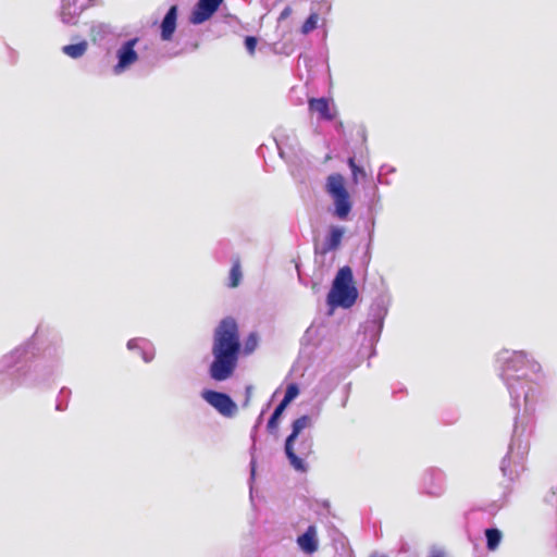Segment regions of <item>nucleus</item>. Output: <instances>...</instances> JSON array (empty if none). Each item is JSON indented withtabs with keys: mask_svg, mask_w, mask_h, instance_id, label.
Returning <instances> with one entry per match:
<instances>
[{
	"mask_svg": "<svg viewBox=\"0 0 557 557\" xmlns=\"http://www.w3.org/2000/svg\"><path fill=\"white\" fill-rule=\"evenodd\" d=\"M251 391H252V386H250V385L246 386V401H245V405H247L248 401H249V398H250V395H251Z\"/></svg>",
	"mask_w": 557,
	"mask_h": 557,
	"instance_id": "2f4dec72",
	"label": "nucleus"
},
{
	"mask_svg": "<svg viewBox=\"0 0 557 557\" xmlns=\"http://www.w3.org/2000/svg\"><path fill=\"white\" fill-rule=\"evenodd\" d=\"M263 148H267V149H268V146H265V145H261V146L259 147V152H260L261 154H263V153H264V152H263Z\"/></svg>",
	"mask_w": 557,
	"mask_h": 557,
	"instance_id": "f704fd0d",
	"label": "nucleus"
},
{
	"mask_svg": "<svg viewBox=\"0 0 557 557\" xmlns=\"http://www.w3.org/2000/svg\"><path fill=\"white\" fill-rule=\"evenodd\" d=\"M223 1L224 0H198L190 13V23L199 25L210 20Z\"/></svg>",
	"mask_w": 557,
	"mask_h": 557,
	"instance_id": "6e6552de",
	"label": "nucleus"
},
{
	"mask_svg": "<svg viewBox=\"0 0 557 557\" xmlns=\"http://www.w3.org/2000/svg\"><path fill=\"white\" fill-rule=\"evenodd\" d=\"M71 394H72L71 389L67 387H62L60 389L59 395L57 397V403H55V409L58 411H64L67 408Z\"/></svg>",
	"mask_w": 557,
	"mask_h": 557,
	"instance_id": "4be33fe9",
	"label": "nucleus"
},
{
	"mask_svg": "<svg viewBox=\"0 0 557 557\" xmlns=\"http://www.w3.org/2000/svg\"><path fill=\"white\" fill-rule=\"evenodd\" d=\"M485 536L487 549L495 550L502 541V532L498 529H486Z\"/></svg>",
	"mask_w": 557,
	"mask_h": 557,
	"instance_id": "a211bd4d",
	"label": "nucleus"
},
{
	"mask_svg": "<svg viewBox=\"0 0 557 557\" xmlns=\"http://www.w3.org/2000/svg\"><path fill=\"white\" fill-rule=\"evenodd\" d=\"M387 311L388 298L384 295L375 297L370 307L369 318L363 325L364 334L369 337L371 345L376 343L381 336Z\"/></svg>",
	"mask_w": 557,
	"mask_h": 557,
	"instance_id": "20e7f679",
	"label": "nucleus"
},
{
	"mask_svg": "<svg viewBox=\"0 0 557 557\" xmlns=\"http://www.w3.org/2000/svg\"><path fill=\"white\" fill-rule=\"evenodd\" d=\"M346 403H347V398H345V400L343 401V407L346 406Z\"/></svg>",
	"mask_w": 557,
	"mask_h": 557,
	"instance_id": "c9c22d12",
	"label": "nucleus"
},
{
	"mask_svg": "<svg viewBox=\"0 0 557 557\" xmlns=\"http://www.w3.org/2000/svg\"><path fill=\"white\" fill-rule=\"evenodd\" d=\"M261 419H262V413L259 416L258 422H260Z\"/></svg>",
	"mask_w": 557,
	"mask_h": 557,
	"instance_id": "e433bc0d",
	"label": "nucleus"
},
{
	"mask_svg": "<svg viewBox=\"0 0 557 557\" xmlns=\"http://www.w3.org/2000/svg\"><path fill=\"white\" fill-rule=\"evenodd\" d=\"M257 44H258L257 38L253 36H247L245 39V47L250 54L255 53Z\"/></svg>",
	"mask_w": 557,
	"mask_h": 557,
	"instance_id": "cd10ccee",
	"label": "nucleus"
},
{
	"mask_svg": "<svg viewBox=\"0 0 557 557\" xmlns=\"http://www.w3.org/2000/svg\"><path fill=\"white\" fill-rule=\"evenodd\" d=\"M311 422V418L307 414H304L292 423V432L286 437L285 444H284V453L286 455V458L289 461V465L298 472H306L308 469V466L306 462L302 461L301 457H298L296 455L294 444L295 441L298 438L300 433L304 429H306Z\"/></svg>",
	"mask_w": 557,
	"mask_h": 557,
	"instance_id": "39448f33",
	"label": "nucleus"
},
{
	"mask_svg": "<svg viewBox=\"0 0 557 557\" xmlns=\"http://www.w3.org/2000/svg\"><path fill=\"white\" fill-rule=\"evenodd\" d=\"M325 190L331 198L348 194L343 175L334 173L327 176Z\"/></svg>",
	"mask_w": 557,
	"mask_h": 557,
	"instance_id": "ddd939ff",
	"label": "nucleus"
},
{
	"mask_svg": "<svg viewBox=\"0 0 557 557\" xmlns=\"http://www.w3.org/2000/svg\"><path fill=\"white\" fill-rule=\"evenodd\" d=\"M357 298L358 289L355 286L352 270L344 265L335 274L326 296V304L331 308L348 309L354 306Z\"/></svg>",
	"mask_w": 557,
	"mask_h": 557,
	"instance_id": "7ed1b4c3",
	"label": "nucleus"
},
{
	"mask_svg": "<svg viewBox=\"0 0 557 557\" xmlns=\"http://www.w3.org/2000/svg\"><path fill=\"white\" fill-rule=\"evenodd\" d=\"M177 7L172 5L161 23V39L164 41L173 38L177 25Z\"/></svg>",
	"mask_w": 557,
	"mask_h": 557,
	"instance_id": "f8f14e48",
	"label": "nucleus"
},
{
	"mask_svg": "<svg viewBox=\"0 0 557 557\" xmlns=\"http://www.w3.org/2000/svg\"><path fill=\"white\" fill-rule=\"evenodd\" d=\"M292 13V9L289 7H286L282 12H281V15H280V20H284L286 17H288Z\"/></svg>",
	"mask_w": 557,
	"mask_h": 557,
	"instance_id": "7c9ffc66",
	"label": "nucleus"
},
{
	"mask_svg": "<svg viewBox=\"0 0 557 557\" xmlns=\"http://www.w3.org/2000/svg\"><path fill=\"white\" fill-rule=\"evenodd\" d=\"M143 342V343H148V341L144 339V338H132L127 342V348L128 349H135V348H138L140 350V354H141V358L144 359L145 362H150L153 358H154V352L153 350H151L150 352L146 351L143 347H139V343Z\"/></svg>",
	"mask_w": 557,
	"mask_h": 557,
	"instance_id": "6ab92c4d",
	"label": "nucleus"
},
{
	"mask_svg": "<svg viewBox=\"0 0 557 557\" xmlns=\"http://www.w3.org/2000/svg\"><path fill=\"white\" fill-rule=\"evenodd\" d=\"M238 325L234 318L222 319L214 330L212 344V361L209 376L215 382H223L233 376L240 354Z\"/></svg>",
	"mask_w": 557,
	"mask_h": 557,
	"instance_id": "f03ea898",
	"label": "nucleus"
},
{
	"mask_svg": "<svg viewBox=\"0 0 557 557\" xmlns=\"http://www.w3.org/2000/svg\"><path fill=\"white\" fill-rule=\"evenodd\" d=\"M255 450H256V446L252 445V447L250 448L251 459H250V463H249L250 474H249V480H248L250 493L252 492V485H253V482L256 479V473H257V460L255 457Z\"/></svg>",
	"mask_w": 557,
	"mask_h": 557,
	"instance_id": "a878e982",
	"label": "nucleus"
},
{
	"mask_svg": "<svg viewBox=\"0 0 557 557\" xmlns=\"http://www.w3.org/2000/svg\"><path fill=\"white\" fill-rule=\"evenodd\" d=\"M313 441L311 436L302 437L298 444L297 453L298 457L302 458V461L312 453Z\"/></svg>",
	"mask_w": 557,
	"mask_h": 557,
	"instance_id": "aec40b11",
	"label": "nucleus"
},
{
	"mask_svg": "<svg viewBox=\"0 0 557 557\" xmlns=\"http://www.w3.org/2000/svg\"><path fill=\"white\" fill-rule=\"evenodd\" d=\"M258 345V337L255 333H250L247 337L244 346V351L246 354H251Z\"/></svg>",
	"mask_w": 557,
	"mask_h": 557,
	"instance_id": "bb28decb",
	"label": "nucleus"
},
{
	"mask_svg": "<svg viewBox=\"0 0 557 557\" xmlns=\"http://www.w3.org/2000/svg\"><path fill=\"white\" fill-rule=\"evenodd\" d=\"M39 336L40 327H37L29 341L0 359V396L8 395L23 385H45L55 373L61 359V351L58 347L46 350V355L53 357L49 364L41 361L32 363L38 350L36 341Z\"/></svg>",
	"mask_w": 557,
	"mask_h": 557,
	"instance_id": "f257e3e1",
	"label": "nucleus"
},
{
	"mask_svg": "<svg viewBox=\"0 0 557 557\" xmlns=\"http://www.w3.org/2000/svg\"><path fill=\"white\" fill-rule=\"evenodd\" d=\"M272 147L277 151L278 156L285 162H292L294 160L295 153L292 147L288 145L289 141H271Z\"/></svg>",
	"mask_w": 557,
	"mask_h": 557,
	"instance_id": "dca6fc26",
	"label": "nucleus"
},
{
	"mask_svg": "<svg viewBox=\"0 0 557 557\" xmlns=\"http://www.w3.org/2000/svg\"><path fill=\"white\" fill-rule=\"evenodd\" d=\"M332 199L334 202L333 214L342 221L347 220V218L351 211V208H352L349 193L342 195V196L334 197Z\"/></svg>",
	"mask_w": 557,
	"mask_h": 557,
	"instance_id": "4468645a",
	"label": "nucleus"
},
{
	"mask_svg": "<svg viewBox=\"0 0 557 557\" xmlns=\"http://www.w3.org/2000/svg\"><path fill=\"white\" fill-rule=\"evenodd\" d=\"M347 163L351 171V176L355 183L366 178L367 173L361 165L356 163L355 157H349Z\"/></svg>",
	"mask_w": 557,
	"mask_h": 557,
	"instance_id": "412c9836",
	"label": "nucleus"
},
{
	"mask_svg": "<svg viewBox=\"0 0 557 557\" xmlns=\"http://www.w3.org/2000/svg\"><path fill=\"white\" fill-rule=\"evenodd\" d=\"M308 110L311 114H315L319 120L332 121L337 115L333 102L324 97L310 98L308 100Z\"/></svg>",
	"mask_w": 557,
	"mask_h": 557,
	"instance_id": "1a4fd4ad",
	"label": "nucleus"
},
{
	"mask_svg": "<svg viewBox=\"0 0 557 557\" xmlns=\"http://www.w3.org/2000/svg\"><path fill=\"white\" fill-rule=\"evenodd\" d=\"M370 557H386V555H384L380 552H372Z\"/></svg>",
	"mask_w": 557,
	"mask_h": 557,
	"instance_id": "72a5a7b5",
	"label": "nucleus"
},
{
	"mask_svg": "<svg viewBox=\"0 0 557 557\" xmlns=\"http://www.w3.org/2000/svg\"><path fill=\"white\" fill-rule=\"evenodd\" d=\"M86 51H87V42L86 41H81L78 44L67 45V46L63 47V52L73 59L81 58L82 55L85 54Z\"/></svg>",
	"mask_w": 557,
	"mask_h": 557,
	"instance_id": "f3484780",
	"label": "nucleus"
},
{
	"mask_svg": "<svg viewBox=\"0 0 557 557\" xmlns=\"http://www.w3.org/2000/svg\"><path fill=\"white\" fill-rule=\"evenodd\" d=\"M392 171H394V169H393V168H389V166H387V165H383V166H381L380 172H379V182H380V183H383V181L381 180V176H382L384 173H386V172H392Z\"/></svg>",
	"mask_w": 557,
	"mask_h": 557,
	"instance_id": "c85d7f7f",
	"label": "nucleus"
},
{
	"mask_svg": "<svg viewBox=\"0 0 557 557\" xmlns=\"http://www.w3.org/2000/svg\"><path fill=\"white\" fill-rule=\"evenodd\" d=\"M298 395V385L295 383H290L287 385L284 397L282 398L281 403L284 404L285 406H288Z\"/></svg>",
	"mask_w": 557,
	"mask_h": 557,
	"instance_id": "b1692460",
	"label": "nucleus"
},
{
	"mask_svg": "<svg viewBox=\"0 0 557 557\" xmlns=\"http://www.w3.org/2000/svg\"><path fill=\"white\" fill-rule=\"evenodd\" d=\"M345 234V228L339 225H331L320 248L322 255L335 251L339 248Z\"/></svg>",
	"mask_w": 557,
	"mask_h": 557,
	"instance_id": "9b49d317",
	"label": "nucleus"
},
{
	"mask_svg": "<svg viewBox=\"0 0 557 557\" xmlns=\"http://www.w3.org/2000/svg\"><path fill=\"white\" fill-rule=\"evenodd\" d=\"M429 557H445V555L441 550H433Z\"/></svg>",
	"mask_w": 557,
	"mask_h": 557,
	"instance_id": "473e14b6",
	"label": "nucleus"
},
{
	"mask_svg": "<svg viewBox=\"0 0 557 557\" xmlns=\"http://www.w3.org/2000/svg\"><path fill=\"white\" fill-rule=\"evenodd\" d=\"M242 270L239 262H235L230 271V277H228V286L234 288L237 287L242 281Z\"/></svg>",
	"mask_w": 557,
	"mask_h": 557,
	"instance_id": "5701e85b",
	"label": "nucleus"
},
{
	"mask_svg": "<svg viewBox=\"0 0 557 557\" xmlns=\"http://www.w3.org/2000/svg\"><path fill=\"white\" fill-rule=\"evenodd\" d=\"M287 407L288 406H285L281 401L276 405L267 423V430L269 433H275L277 431L282 416Z\"/></svg>",
	"mask_w": 557,
	"mask_h": 557,
	"instance_id": "2eb2a0df",
	"label": "nucleus"
},
{
	"mask_svg": "<svg viewBox=\"0 0 557 557\" xmlns=\"http://www.w3.org/2000/svg\"><path fill=\"white\" fill-rule=\"evenodd\" d=\"M201 397L223 417L232 418L237 413V405L227 393L206 388Z\"/></svg>",
	"mask_w": 557,
	"mask_h": 557,
	"instance_id": "423d86ee",
	"label": "nucleus"
},
{
	"mask_svg": "<svg viewBox=\"0 0 557 557\" xmlns=\"http://www.w3.org/2000/svg\"><path fill=\"white\" fill-rule=\"evenodd\" d=\"M138 38L129 39L117 49V63L113 67V72L115 74H122L138 61L139 55L135 50V47L138 44Z\"/></svg>",
	"mask_w": 557,
	"mask_h": 557,
	"instance_id": "0eeeda50",
	"label": "nucleus"
},
{
	"mask_svg": "<svg viewBox=\"0 0 557 557\" xmlns=\"http://www.w3.org/2000/svg\"><path fill=\"white\" fill-rule=\"evenodd\" d=\"M296 543L302 553L307 555L315 553L319 548L315 525H309L302 534L297 536Z\"/></svg>",
	"mask_w": 557,
	"mask_h": 557,
	"instance_id": "9d476101",
	"label": "nucleus"
},
{
	"mask_svg": "<svg viewBox=\"0 0 557 557\" xmlns=\"http://www.w3.org/2000/svg\"><path fill=\"white\" fill-rule=\"evenodd\" d=\"M319 15L318 13H311L309 17L304 22L301 26V33L307 35L310 32L314 30L318 26Z\"/></svg>",
	"mask_w": 557,
	"mask_h": 557,
	"instance_id": "393cba45",
	"label": "nucleus"
},
{
	"mask_svg": "<svg viewBox=\"0 0 557 557\" xmlns=\"http://www.w3.org/2000/svg\"><path fill=\"white\" fill-rule=\"evenodd\" d=\"M409 550H410V547H409L408 543L403 540L401 543H400L399 553L406 554Z\"/></svg>",
	"mask_w": 557,
	"mask_h": 557,
	"instance_id": "c756f323",
	"label": "nucleus"
}]
</instances>
